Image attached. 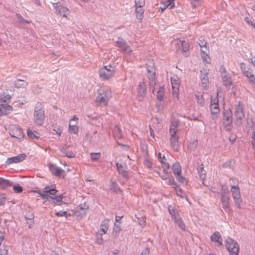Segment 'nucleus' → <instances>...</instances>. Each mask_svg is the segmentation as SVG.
<instances>
[{"label": "nucleus", "instance_id": "obj_1", "mask_svg": "<svg viewBox=\"0 0 255 255\" xmlns=\"http://www.w3.org/2000/svg\"><path fill=\"white\" fill-rule=\"evenodd\" d=\"M112 97L111 90L108 89H100L98 91V96L96 100L97 105L107 106L109 100Z\"/></svg>", "mask_w": 255, "mask_h": 255}, {"label": "nucleus", "instance_id": "obj_2", "mask_svg": "<svg viewBox=\"0 0 255 255\" xmlns=\"http://www.w3.org/2000/svg\"><path fill=\"white\" fill-rule=\"evenodd\" d=\"M34 117L36 125L41 126L45 119V114L42 104L37 102L35 106Z\"/></svg>", "mask_w": 255, "mask_h": 255}, {"label": "nucleus", "instance_id": "obj_3", "mask_svg": "<svg viewBox=\"0 0 255 255\" xmlns=\"http://www.w3.org/2000/svg\"><path fill=\"white\" fill-rule=\"evenodd\" d=\"M223 124L227 130H230L232 127L233 114L230 109L224 110L223 112Z\"/></svg>", "mask_w": 255, "mask_h": 255}, {"label": "nucleus", "instance_id": "obj_4", "mask_svg": "<svg viewBox=\"0 0 255 255\" xmlns=\"http://www.w3.org/2000/svg\"><path fill=\"white\" fill-rule=\"evenodd\" d=\"M99 74L101 79L103 80H108L114 77L115 69L111 65L104 66L100 69Z\"/></svg>", "mask_w": 255, "mask_h": 255}, {"label": "nucleus", "instance_id": "obj_5", "mask_svg": "<svg viewBox=\"0 0 255 255\" xmlns=\"http://www.w3.org/2000/svg\"><path fill=\"white\" fill-rule=\"evenodd\" d=\"M225 246L230 255H238L239 246L237 242L229 238L226 241Z\"/></svg>", "mask_w": 255, "mask_h": 255}, {"label": "nucleus", "instance_id": "obj_6", "mask_svg": "<svg viewBox=\"0 0 255 255\" xmlns=\"http://www.w3.org/2000/svg\"><path fill=\"white\" fill-rule=\"evenodd\" d=\"M234 115L235 117V123L238 126H241L242 125L243 119L245 117V112L240 102H239L238 105L235 107Z\"/></svg>", "mask_w": 255, "mask_h": 255}, {"label": "nucleus", "instance_id": "obj_7", "mask_svg": "<svg viewBox=\"0 0 255 255\" xmlns=\"http://www.w3.org/2000/svg\"><path fill=\"white\" fill-rule=\"evenodd\" d=\"M231 192L232 193L233 197L235 200V203L238 208H241V203L242 200L241 198L240 189L238 186H232L231 187Z\"/></svg>", "mask_w": 255, "mask_h": 255}, {"label": "nucleus", "instance_id": "obj_8", "mask_svg": "<svg viewBox=\"0 0 255 255\" xmlns=\"http://www.w3.org/2000/svg\"><path fill=\"white\" fill-rule=\"evenodd\" d=\"M210 111L212 115V119L216 120L218 118V114L219 113L220 109L218 104V100L217 98L215 100H212L211 98L210 104Z\"/></svg>", "mask_w": 255, "mask_h": 255}, {"label": "nucleus", "instance_id": "obj_9", "mask_svg": "<svg viewBox=\"0 0 255 255\" xmlns=\"http://www.w3.org/2000/svg\"><path fill=\"white\" fill-rule=\"evenodd\" d=\"M209 70L206 69H203L200 71V78L202 85L205 89H207L209 84Z\"/></svg>", "mask_w": 255, "mask_h": 255}, {"label": "nucleus", "instance_id": "obj_10", "mask_svg": "<svg viewBox=\"0 0 255 255\" xmlns=\"http://www.w3.org/2000/svg\"><path fill=\"white\" fill-rule=\"evenodd\" d=\"M137 98L139 101H142L146 95V84L144 82L140 83L137 89Z\"/></svg>", "mask_w": 255, "mask_h": 255}, {"label": "nucleus", "instance_id": "obj_11", "mask_svg": "<svg viewBox=\"0 0 255 255\" xmlns=\"http://www.w3.org/2000/svg\"><path fill=\"white\" fill-rule=\"evenodd\" d=\"M26 157V155L25 153H22L14 157L8 158L5 161V164L9 165L13 163H16L21 162Z\"/></svg>", "mask_w": 255, "mask_h": 255}, {"label": "nucleus", "instance_id": "obj_12", "mask_svg": "<svg viewBox=\"0 0 255 255\" xmlns=\"http://www.w3.org/2000/svg\"><path fill=\"white\" fill-rule=\"evenodd\" d=\"M241 68L245 75L249 79L251 82H254L255 81V77L250 71V69L246 67L244 63L241 64Z\"/></svg>", "mask_w": 255, "mask_h": 255}, {"label": "nucleus", "instance_id": "obj_13", "mask_svg": "<svg viewBox=\"0 0 255 255\" xmlns=\"http://www.w3.org/2000/svg\"><path fill=\"white\" fill-rule=\"evenodd\" d=\"M109 220L108 219H105L102 222L101 225L100 229L99 230V232L98 233V234H97V236L99 235L101 236V238H102V236L103 235L105 234L109 229ZM102 240V239H101Z\"/></svg>", "mask_w": 255, "mask_h": 255}, {"label": "nucleus", "instance_id": "obj_14", "mask_svg": "<svg viewBox=\"0 0 255 255\" xmlns=\"http://www.w3.org/2000/svg\"><path fill=\"white\" fill-rule=\"evenodd\" d=\"M116 165L117 167V170L120 174L125 178H127L128 175V171L127 169V166L126 164L124 165L122 164H119L118 163H116Z\"/></svg>", "mask_w": 255, "mask_h": 255}, {"label": "nucleus", "instance_id": "obj_15", "mask_svg": "<svg viewBox=\"0 0 255 255\" xmlns=\"http://www.w3.org/2000/svg\"><path fill=\"white\" fill-rule=\"evenodd\" d=\"M49 170L52 173L56 176H59L64 172V170L61 169L60 167H57L56 165L52 164L49 165Z\"/></svg>", "mask_w": 255, "mask_h": 255}, {"label": "nucleus", "instance_id": "obj_16", "mask_svg": "<svg viewBox=\"0 0 255 255\" xmlns=\"http://www.w3.org/2000/svg\"><path fill=\"white\" fill-rule=\"evenodd\" d=\"M12 107L6 104L0 105V116L9 114L12 110Z\"/></svg>", "mask_w": 255, "mask_h": 255}, {"label": "nucleus", "instance_id": "obj_17", "mask_svg": "<svg viewBox=\"0 0 255 255\" xmlns=\"http://www.w3.org/2000/svg\"><path fill=\"white\" fill-rule=\"evenodd\" d=\"M211 240L212 242H217L218 243V246H222V241L220 233L218 232L214 233L210 237Z\"/></svg>", "mask_w": 255, "mask_h": 255}, {"label": "nucleus", "instance_id": "obj_18", "mask_svg": "<svg viewBox=\"0 0 255 255\" xmlns=\"http://www.w3.org/2000/svg\"><path fill=\"white\" fill-rule=\"evenodd\" d=\"M229 201L230 198L228 196H223L221 198V203L223 208L226 211H229Z\"/></svg>", "mask_w": 255, "mask_h": 255}, {"label": "nucleus", "instance_id": "obj_19", "mask_svg": "<svg viewBox=\"0 0 255 255\" xmlns=\"http://www.w3.org/2000/svg\"><path fill=\"white\" fill-rule=\"evenodd\" d=\"M147 67V75H152L155 77V69L154 66V63L152 61H149L146 64Z\"/></svg>", "mask_w": 255, "mask_h": 255}, {"label": "nucleus", "instance_id": "obj_20", "mask_svg": "<svg viewBox=\"0 0 255 255\" xmlns=\"http://www.w3.org/2000/svg\"><path fill=\"white\" fill-rule=\"evenodd\" d=\"M60 151L65 156H67L69 158H74L75 156V154L72 151L69 150V146L62 147L60 148Z\"/></svg>", "mask_w": 255, "mask_h": 255}, {"label": "nucleus", "instance_id": "obj_21", "mask_svg": "<svg viewBox=\"0 0 255 255\" xmlns=\"http://www.w3.org/2000/svg\"><path fill=\"white\" fill-rule=\"evenodd\" d=\"M220 72L221 76L224 82L228 81V79L230 78V75L228 74L224 66L222 65L220 68Z\"/></svg>", "mask_w": 255, "mask_h": 255}, {"label": "nucleus", "instance_id": "obj_22", "mask_svg": "<svg viewBox=\"0 0 255 255\" xmlns=\"http://www.w3.org/2000/svg\"><path fill=\"white\" fill-rule=\"evenodd\" d=\"M12 186V183L10 180L0 177V189H5L7 187Z\"/></svg>", "mask_w": 255, "mask_h": 255}, {"label": "nucleus", "instance_id": "obj_23", "mask_svg": "<svg viewBox=\"0 0 255 255\" xmlns=\"http://www.w3.org/2000/svg\"><path fill=\"white\" fill-rule=\"evenodd\" d=\"M171 81L173 90V94L177 96L179 93L180 83L175 80H173L172 78L171 79Z\"/></svg>", "mask_w": 255, "mask_h": 255}, {"label": "nucleus", "instance_id": "obj_24", "mask_svg": "<svg viewBox=\"0 0 255 255\" xmlns=\"http://www.w3.org/2000/svg\"><path fill=\"white\" fill-rule=\"evenodd\" d=\"M144 11L143 7L137 6L135 8L136 17L139 20V22H141L143 18Z\"/></svg>", "mask_w": 255, "mask_h": 255}, {"label": "nucleus", "instance_id": "obj_25", "mask_svg": "<svg viewBox=\"0 0 255 255\" xmlns=\"http://www.w3.org/2000/svg\"><path fill=\"white\" fill-rule=\"evenodd\" d=\"M178 136H171L170 138V145L176 151L178 150Z\"/></svg>", "mask_w": 255, "mask_h": 255}, {"label": "nucleus", "instance_id": "obj_26", "mask_svg": "<svg viewBox=\"0 0 255 255\" xmlns=\"http://www.w3.org/2000/svg\"><path fill=\"white\" fill-rule=\"evenodd\" d=\"M118 46L123 49L125 51H128L129 49L128 46L125 40L122 38H119V40L117 41Z\"/></svg>", "mask_w": 255, "mask_h": 255}, {"label": "nucleus", "instance_id": "obj_27", "mask_svg": "<svg viewBox=\"0 0 255 255\" xmlns=\"http://www.w3.org/2000/svg\"><path fill=\"white\" fill-rule=\"evenodd\" d=\"M147 76L149 80L150 89L151 90L152 93H154L155 86L156 85L155 77H153L152 75H147Z\"/></svg>", "mask_w": 255, "mask_h": 255}, {"label": "nucleus", "instance_id": "obj_28", "mask_svg": "<svg viewBox=\"0 0 255 255\" xmlns=\"http://www.w3.org/2000/svg\"><path fill=\"white\" fill-rule=\"evenodd\" d=\"M172 169L175 175L179 174L181 172V166L179 162H175L173 163Z\"/></svg>", "mask_w": 255, "mask_h": 255}, {"label": "nucleus", "instance_id": "obj_29", "mask_svg": "<svg viewBox=\"0 0 255 255\" xmlns=\"http://www.w3.org/2000/svg\"><path fill=\"white\" fill-rule=\"evenodd\" d=\"M50 199L52 200V204H53L54 205H61L65 203L62 200V197H55V195L53 197H50Z\"/></svg>", "mask_w": 255, "mask_h": 255}, {"label": "nucleus", "instance_id": "obj_30", "mask_svg": "<svg viewBox=\"0 0 255 255\" xmlns=\"http://www.w3.org/2000/svg\"><path fill=\"white\" fill-rule=\"evenodd\" d=\"M164 96V88L163 86H161L159 87L156 94L157 99L161 102L163 101V97Z\"/></svg>", "mask_w": 255, "mask_h": 255}, {"label": "nucleus", "instance_id": "obj_31", "mask_svg": "<svg viewBox=\"0 0 255 255\" xmlns=\"http://www.w3.org/2000/svg\"><path fill=\"white\" fill-rule=\"evenodd\" d=\"M197 170L200 178L204 181L206 177V171L204 169V165L201 164V166L197 168Z\"/></svg>", "mask_w": 255, "mask_h": 255}, {"label": "nucleus", "instance_id": "obj_32", "mask_svg": "<svg viewBox=\"0 0 255 255\" xmlns=\"http://www.w3.org/2000/svg\"><path fill=\"white\" fill-rule=\"evenodd\" d=\"M57 14L60 16L67 17V15L69 14V10L66 7L61 6Z\"/></svg>", "mask_w": 255, "mask_h": 255}, {"label": "nucleus", "instance_id": "obj_33", "mask_svg": "<svg viewBox=\"0 0 255 255\" xmlns=\"http://www.w3.org/2000/svg\"><path fill=\"white\" fill-rule=\"evenodd\" d=\"M39 133H38L37 132L35 131H32V130H31L29 128L27 130V136L30 138H31V139H34V138H38L39 137Z\"/></svg>", "mask_w": 255, "mask_h": 255}, {"label": "nucleus", "instance_id": "obj_34", "mask_svg": "<svg viewBox=\"0 0 255 255\" xmlns=\"http://www.w3.org/2000/svg\"><path fill=\"white\" fill-rule=\"evenodd\" d=\"M13 134H11V136L12 137L21 139V138H23L24 136V134H23L22 129L21 128H16V130L15 131H13Z\"/></svg>", "mask_w": 255, "mask_h": 255}, {"label": "nucleus", "instance_id": "obj_35", "mask_svg": "<svg viewBox=\"0 0 255 255\" xmlns=\"http://www.w3.org/2000/svg\"><path fill=\"white\" fill-rule=\"evenodd\" d=\"M27 85V83L24 80L18 79L15 81L14 86L17 88H25Z\"/></svg>", "mask_w": 255, "mask_h": 255}, {"label": "nucleus", "instance_id": "obj_36", "mask_svg": "<svg viewBox=\"0 0 255 255\" xmlns=\"http://www.w3.org/2000/svg\"><path fill=\"white\" fill-rule=\"evenodd\" d=\"M44 192H45L47 195H51L54 196L56 195V193L58 192V191L55 188H50L49 186H46L44 189Z\"/></svg>", "mask_w": 255, "mask_h": 255}, {"label": "nucleus", "instance_id": "obj_37", "mask_svg": "<svg viewBox=\"0 0 255 255\" xmlns=\"http://www.w3.org/2000/svg\"><path fill=\"white\" fill-rule=\"evenodd\" d=\"M121 230V226L120 225L115 223V226L113 228V231L112 233V236H114L115 238L118 237L119 235Z\"/></svg>", "mask_w": 255, "mask_h": 255}, {"label": "nucleus", "instance_id": "obj_38", "mask_svg": "<svg viewBox=\"0 0 255 255\" xmlns=\"http://www.w3.org/2000/svg\"><path fill=\"white\" fill-rule=\"evenodd\" d=\"M158 157L160 162L163 165L164 167H166V169L169 168V165L167 162H166L164 160H166L165 156L163 155L161 156V153H159Z\"/></svg>", "mask_w": 255, "mask_h": 255}, {"label": "nucleus", "instance_id": "obj_39", "mask_svg": "<svg viewBox=\"0 0 255 255\" xmlns=\"http://www.w3.org/2000/svg\"><path fill=\"white\" fill-rule=\"evenodd\" d=\"M26 221V223L28 225V228L29 229L32 228V226L34 223V221L33 220L34 218V215L33 214H31L29 217L28 218L27 217H25Z\"/></svg>", "mask_w": 255, "mask_h": 255}, {"label": "nucleus", "instance_id": "obj_40", "mask_svg": "<svg viewBox=\"0 0 255 255\" xmlns=\"http://www.w3.org/2000/svg\"><path fill=\"white\" fill-rule=\"evenodd\" d=\"M38 193L39 194V197L44 200L43 203H45L47 200H49V199H50L51 196L49 195H47V194L44 192V191H43L42 192H41V191H38Z\"/></svg>", "mask_w": 255, "mask_h": 255}, {"label": "nucleus", "instance_id": "obj_41", "mask_svg": "<svg viewBox=\"0 0 255 255\" xmlns=\"http://www.w3.org/2000/svg\"><path fill=\"white\" fill-rule=\"evenodd\" d=\"M230 193L228 187L227 185H223L221 189V196H228V194Z\"/></svg>", "mask_w": 255, "mask_h": 255}, {"label": "nucleus", "instance_id": "obj_42", "mask_svg": "<svg viewBox=\"0 0 255 255\" xmlns=\"http://www.w3.org/2000/svg\"><path fill=\"white\" fill-rule=\"evenodd\" d=\"M72 121H73V120H71L69 124V131L71 133H76L78 131V127L76 126L75 125H71V122Z\"/></svg>", "mask_w": 255, "mask_h": 255}, {"label": "nucleus", "instance_id": "obj_43", "mask_svg": "<svg viewBox=\"0 0 255 255\" xmlns=\"http://www.w3.org/2000/svg\"><path fill=\"white\" fill-rule=\"evenodd\" d=\"M196 98L197 100V102L201 106H203L204 105V99L203 98V95L199 94H197L195 95Z\"/></svg>", "mask_w": 255, "mask_h": 255}, {"label": "nucleus", "instance_id": "obj_44", "mask_svg": "<svg viewBox=\"0 0 255 255\" xmlns=\"http://www.w3.org/2000/svg\"><path fill=\"white\" fill-rule=\"evenodd\" d=\"M175 176H176V179L178 180V181L179 182L183 184H185V185L187 184L186 179H185V177H184L183 176H182L181 175V173L175 175Z\"/></svg>", "mask_w": 255, "mask_h": 255}, {"label": "nucleus", "instance_id": "obj_45", "mask_svg": "<svg viewBox=\"0 0 255 255\" xmlns=\"http://www.w3.org/2000/svg\"><path fill=\"white\" fill-rule=\"evenodd\" d=\"M110 188L114 192H117L118 191H120V189L118 187L117 184L114 181L111 182Z\"/></svg>", "mask_w": 255, "mask_h": 255}, {"label": "nucleus", "instance_id": "obj_46", "mask_svg": "<svg viewBox=\"0 0 255 255\" xmlns=\"http://www.w3.org/2000/svg\"><path fill=\"white\" fill-rule=\"evenodd\" d=\"M13 189L14 192L16 193H20L23 191L22 187L18 184L13 186Z\"/></svg>", "mask_w": 255, "mask_h": 255}, {"label": "nucleus", "instance_id": "obj_47", "mask_svg": "<svg viewBox=\"0 0 255 255\" xmlns=\"http://www.w3.org/2000/svg\"><path fill=\"white\" fill-rule=\"evenodd\" d=\"M198 145V140H194L192 142H191L189 145V148L192 150H195Z\"/></svg>", "mask_w": 255, "mask_h": 255}, {"label": "nucleus", "instance_id": "obj_48", "mask_svg": "<svg viewBox=\"0 0 255 255\" xmlns=\"http://www.w3.org/2000/svg\"><path fill=\"white\" fill-rule=\"evenodd\" d=\"M167 169L166 167H164V169H163V171L164 173V175H160V173L158 171H156V173L158 174V175L161 177V178L163 180H166L169 177V175L167 173Z\"/></svg>", "mask_w": 255, "mask_h": 255}, {"label": "nucleus", "instance_id": "obj_49", "mask_svg": "<svg viewBox=\"0 0 255 255\" xmlns=\"http://www.w3.org/2000/svg\"><path fill=\"white\" fill-rule=\"evenodd\" d=\"M198 44L200 45L201 48H206L207 42L203 37H200L198 39Z\"/></svg>", "mask_w": 255, "mask_h": 255}, {"label": "nucleus", "instance_id": "obj_50", "mask_svg": "<svg viewBox=\"0 0 255 255\" xmlns=\"http://www.w3.org/2000/svg\"><path fill=\"white\" fill-rule=\"evenodd\" d=\"M11 99V96L9 95L2 94L1 96L0 100L3 103H6L9 102Z\"/></svg>", "mask_w": 255, "mask_h": 255}, {"label": "nucleus", "instance_id": "obj_51", "mask_svg": "<svg viewBox=\"0 0 255 255\" xmlns=\"http://www.w3.org/2000/svg\"><path fill=\"white\" fill-rule=\"evenodd\" d=\"M206 49H201V54H202V57H204V60H206L207 62H208L207 61V59H206V57H208V58H209V56H208V52H209V49L207 48V47H206V48H205Z\"/></svg>", "mask_w": 255, "mask_h": 255}, {"label": "nucleus", "instance_id": "obj_52", "mask_svg": "<svg viewBox=\"0 0 255 255\" xmlns=\"http://www.w3.org/2000/svg\"><path fill=\"white\" fill-rule=\"evenodd\" d=\"M100 153H91L90 154V157L93 161L98 160L100 158Z\"/></svg>", "mask_w": 255, "mask_h": 255}, {"label": "nucleus", "instance_id": "obj_53", "mask_svg": "<svg viewBox=\"0 0 255 255\" xmlns=\"http://www.w3.org/2000/svg\"><path fill=\"white\" fill-rule=\"evenodd\" d=\"M167 2H168V4L166 6H164L163 8L160 7L161 11H163L168 6H170V9H172L174 7V0H167Z\"/></svg>", "mask_w": 255, "mask_h": 255}, {"label": "nucleus", "instance_id": "obj_54", "mask_svg": "<svg viewBox=\"0 0 255 255\" xmlns=\"http://www.w3.org/2000/svg\"><path fill=\"white\" fill-rule=\"evenodd\" d=\"M168 179H169L168 183V185L174 186L173 187L175 189H177L178 187V185L174 181V178L172 176H171V178L169 177V178H168Z\"/></svg>", "mask_w": 255, "mask_h": 255}, {"label": "nucleus", "instance_id": "obj_55", "mask_svg": "<svg viewBox=\"0 0 255 255\" xmlns=\"http://www.w3.org/2000/svg\"><path fill=\"white\" fill-rule=\"evenodd\" d=\"M55 215L57 217H62L65 216L66 218H67L68 216H70V214H68L67 211H59L55 213Z\"/></svg>", "mask_w": 255, "mask_h": 255}, {"label": "nucleus", "instance_id": "obj_56", "mask_svg": "<svg viewBox=\"0 0 255 255\" xmlns=\"http://www.w3.org/2000/svg\"><path fill=\"white\" fill-rule=\"evenodd\" d=\"M8 249L7 247L5 246H2L0 248V255H7Z\"/></svg>", "mask_w": 255, "mask_h": 255}, {"label": "nucleus", "instance_id": "obj_57", "mask_svg": "<svg viewBox=\"0 0 255 255\" xmlns=\"http://www.w3.org/2000/svg\"><path fill=\"white\" fill-rule=\"evenodd\" d=\"M179 227V228H180L181 230L185 231V225L182 221V220H180L179 221L175 222Z\"/></svg>", "mask_w": 255, "mask_h": 255}, {"label": "nucleus", "instance_id": "obj_58", "mask_svg": "<svg viewBox=\"0 0 255 255\" xmlns=\"http://www.w3.org/2000/svg\"><path fill=\"white\" fill-rule=\"evenodd\" d=\"M145 5V0H135V6L143 7Z\"/></svg>", "mask_w": 255, "mask_h": 255}, {"label": "nucleus", "instance_id": "obj_59", "mask_svg": "<svg viewBox=\"0 0 255 255\" xmlns=\"http://www.w3.org/2000/svg\"><path fill=\"white\" fill-rule=\"evenodd\" d=\"M78 207L79 208V210L81 211H87L89 209V206L87 205L86 203H85L83 204L80 205Z\"/></svg>", "mask_w": 255, "mask_h": 255}, {"label": "nucleus", "instance_id": "obj_60", "mask_svg": "<svg viewBox=\"0 0 255 255\" xmlns=\"http://www.w3.org/2000/svg\"><path fill=\"white\" fill-rule=\"evenodd\" d=\"M168 211L172 217L178 213V212L176 211L171 206H169Z\"/></svg>", "mask_w": 255, "mask_h": 255}, {"label": "nucleus", "instance_id": "obj_61", "mask_svg": "<svg viewBox=\"0 0 255 255\" xmlns=\"http://www.w3.org/2000/svg\"><path fill=\"white\" fill-rule=\"evenodd\" d=\"M6 196L4 194H0V206L3 205L5 201Z\"/></svg>", "mask_w": 255, "mask_h": 255}, {"label": "nucleus", "instance_id": "obj_62", "mask_svg": "<svg viewBox=\"0 0 255 255\" xmlns=\"http://www.w3.org/2000/svg\"><path fill=\"white\" fill-rule=\"evenodd\" d=\"M179 126V122L177 121H174L171 122V125H170V128H174L176 130V128Z\"/></svg>", "mask_w": 255, "mask_h": 255}, {"label": "nucleus", "instance_id": "obj_63", "mask_svg": "<svg viewBox=\"0 0 255 255\" xmlns=\"http://www.w3.org/2000/svg\"><path fill=\"white\" fill-rule=\"evenodd\" d=\"M237 137V136L236 135V134L231 133L230 135L229 139L232 143H233L236 140Z\"/></svg>", "mask_w": 255, "mask_h": 255}, {"label": "nucleus", "instance_id": "obj_64", "mask_svg": "<svg viewBox=\"0 0 255 255\" xmlns=\"http://www.w3.org/2000/svg\"><path fill=\"white\" fill-rule=\"evenodd\" d=\"M150 250L148 247H146L144 250L142 251L140 255H149Z\"/></svg>", "mask_w": 255, "mask_h": 255}]
</instances>
